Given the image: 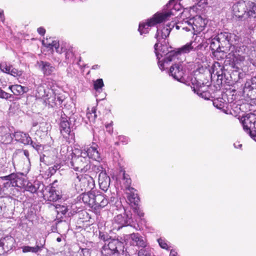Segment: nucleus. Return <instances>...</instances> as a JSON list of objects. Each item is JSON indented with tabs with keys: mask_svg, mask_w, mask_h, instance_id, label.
<instances>
[{
	"mask_svg": "<svg viewBox=\"0 0 256 256\" xmlns=\"http://www.w3.org/2000/svg\"><path fill=\"white\" fill-rule=\"evenodd\" d=\"M66 158H65V165L76 171L86 172L90 169V161L88 158L83 156L80 153V156H76L73 152L72 145L67 148Z\"/></svg>",
	"mask_w": 256,
	"mask_h": 256,
	"instance_id": "f257e3e1",
	"label": "nucleus"
},
{
	"mask_svg": "<svg viewBox=\"0 0 256 256\" xmlns=\"http://www.w3.org/2000/svg\"><path fill=\"white\" fill-rule=\"evenodd\" d=\"M101 252L105 256H127L128 252L124 244L118 238H112L108 243H104Z\"/></svg>",
	"mask_w": 256,
	"mask_h": 256,
	"instance_id": "f03ea898",
	"label": "nucleus"
},
{
	"mask_svg": "<svg viewBox=\"0 0 256 256\" xmlns=\"http://www.w3.org/2000/svg\"><path fill=\"white\" fill-rule=\"evenodd\" d=\"M158 43L154 44V50L158 60V64L160 68L163 70L164 69V66L168 62L174 60L176 58V50H172V48H169L166 45H162L160 48L158 50Z\"/></svg>",
	"mask_w": 256,
	"mask_h": 256,
	"instance_id": "7ed1b4c3",
	"label": "nucleus"
},
{
	"mask_svg": "<svg viewBox=\"0 0 256 256\" xmlns=\"http://www.w3.org/2000/svg\"><path fill=\"white\" fill-rule=\"evenodd\" d=\"M172 15H174L172 11L166 12H157L146 22H140L139 24L138 31L141 35L148 32L150 27L154 26L168 20Z\"/></svg>",
	"mask_w": 256,
	"mask_h": 256,
	"instance_id": "20e7f679",
	"label": "nucleus"
},
{
	"mask_svg": "<svg viewBox=\"0 0 256 256\" xmlns=\"http://www.w3.org/2000/svg\"><path fill=\"white\" fill-rule=\"evenodd\" d=\"M137 224L136 219L133 216L130 211L126 212L123 214H118L114 217L112 222L113 226L118 230L124 226H130L136 228Z\"/></svg>",
	"mask_w": 256,
	"mask_h": 256,
	"instance_id": "39448f33",
	"label": "nucleus"
},
{
	"mask_svg": "<svg viewBox=\"0 0 256 256\" xmlns=\"http://www.w3.org/2000/svg\"><path fill=\"white\" fill-rule=\"evenodd\" d=\"M94 186L95 183L94 178L88 174L78 176L75 180V188L78 192H90Z\"/></svg>",
	"mask_w": 256,
	"mask_h": 256,
	"instance_id": "423d86ee",
	"label": "nucleus"
},
{
	"mask_svg": "<svg viewBox=\"0 0 256 256\" xmlns=\"http://www.w3.org/2000/svg\"><path fill=\"white\" fill-rule=\"evenodd\" d=\"M244 130L256 140V115L254 114H247L241 118Z\"/></svg>",
	"mask_w": 256,
	"mask_h": 256,
	"instance_id": "0eeeda50",
	"label": "nucleus"
},
{
	"mask_svg": "<svg viewBox=\"0 0 256 256\" xmlns=\"http://www.w3.org/2000/svg\"><path fill=\"white\" fill-rule=\"evenodd\" d=\"M169 74L179 82H182L184 80V72L182 66L180 62L172 64L170 68Z\"/></svg>",
	"mask_w": 256,
	"mask_h": 256,
	"instance_id": "6e6552de",
	"label": "nucleus"
},
{
	"mask_svg": "<svg viewBox=\"0 0 256 256\" xmlns=\"http://www.w3.org/2000/svg\"><path fill=\"white\" fill-rule=\"evenodd\" d=\"M97 146L85 148L82 150L83 156L88 158L89 160L92 158L96 161L100 162L102 160L100 154L97 150Z\"/></svg>",
	"mask_w": 256,
	"mask_h": 256,
	"instance_id": "1a4fd4ad",
	"label": "nucleus"
},
{
	"mask_svg": "<svg viewBox=\"0 0 256 256\" xmlns=\"http://www.w3.org/2000/svg\"><path fill=\"white\" fill-rule=\"evenodd\" d=\"M76 119L74 117H68L65 118V132H68L70 138L68 140H66L69 144H74V133L71 132L74 128L75 124Z\"/></svg>",
	"mask_w": 256,
	"mask_h": 256,
	"instance_id": "9d476101",
	"label": "nucleus"
},
{
	"mask_svg": "<svg viewBox=\"0 0 256 256\" xmlns=\"http://www.w3.org/2000/svg\"><path fill=\"white\" fill-rule=\"evenodd\" d=\"M14 238L7 236L0 240V254L6 252L12 249L14 244Z\"/></svg>",
	"mask_w": 256,
	"mask_h": 256,
	"instance_id": "9b49d317",
	"label": "nucleus"
},
{
	"mask_svg": "<svg viewBox=\"0 0 256 256\" xmlns=\"http://www.w3.org/2000/svg\"><path fill=\"white\" fill-rule=\"evenodd\" d=\"M0 70L3 72L10 74L14 77L20 76L22 74V70L14 68L12 65L6 62L0 64Z\"/></svg>",
	"mask_w": 256,
	"mask_h": 256,
	"instance_id": "f8f14e48",
	"label": "nucleus"
},
{
	"mask_svg": "<svg viewBox=\"0 0 256 256\" xmlns=\"http://www.w3.org/2000/svg\"><path fill=\"white\" fill-rule=\"evenodd\" d=\"M93 204L92 208L99 209L104 208L108 204V200L104 195L101 194H94Z\"/></svg>",
	"mask_w": 256,
	"mask_h": 256,
	"instance_id": "ddd939ff",
	"label": "nucleus"
},
{
	"mask_svg": "<svg viewBox=\"0 0 256 256\" xmlns=\"http://www.w3.org/2000/svg\"><path fill=\"white\" fill-rule=\"evenodd\" d=\"M200 45L196 46V42L194 41H191L190 42L187 43L185 45L182 46L180 48H179L176 50V58H178V56L181 54H188L192 50H196V48H198Z\"/></svg>",
	"mask_w": 256,
	"mask_h": 256,
	"instance_id": "4468645a",
	"label": "nucleus"
},
{
	"mask_svg": "<svg viewBox=\"0 0 256 256\" xmlns=\"http://www.w3.org/2000/svg\"><path fill=\"white\" fill-rule=\"evenodd\" d=\"M110 178L106 172H101L98 176V183L100 188L104 192H106L110 184Z\"/></svg>",
	"mask_w": 256,
	"mask_h": 256,
	"instance_id": "2eb2a0df",
	"label": "nucleus"
},
{
	"mask_svg": "<svg viewBox=\"0 0 256 256\" xmlns=\"http://www.w3.org/2000/svg\"><path fill=\"white\" fill-rule=\"evenodd\" d=\"M42 44L48 48L52 49L54 50V48L56 52L58 54H62V48H59V43L56 40H54L53 38H46L42 41Z\"/></svg>",
	"mask_w": 256,
	"mask_h": 256,
	"instance_id": "dca6fc26",
	"label": "nucleus"
},
{
	"mask_svg": "<svg viewBox=\"0 0 256 256\" xmlns=\"http://www.w3.org/2000/svg\"><path fill=\"white\" fill-rule=\"evenodd\" d=\"M239 52V51L237 52L236 50L234 52L232 50V52L228 54V58L230 60L234 68H235L236 64L240 63L244 60V56H242Z\"/></svg>",
	"mask_w": 256,
	"mask_h": 256,
	"instance_id": "f3484780",
	"label": "nucleus"
},
{
	"mask_svg": "<svg viewBox=\"0 0 256 256\" xmlns=\"http://www.w3.org/2000/svg\"><path fill=\"white\" fill-rule=\"evenodd\" d=\"M231 37V34L228 32H221L218 33L217 36L214 38L218 44V46H223V45L226 46L229 43Z\"/></svg>",
	"mask_w": 256,
	"mask_h": 256,
	"instance_id": "a211bd4d",
	"label": "nucleus"
},
{
	"mask_svg": "<svg viewBox=\"0 0 256 256\" xmlns=\"http://www.w3.org/2000/svg\"><path fill=\"white\" fill-rule=\"evenodd\" d=\"M38 68L41 70L44 75L49 76L51 74L54 70V68L46 62L40 61L38 62Z\"/></svg>",
	"mask_w": 256,
	"mask_h": 256,
	"instance_id": "6ab92c4d",
	"label": "nucleus"
},
{
	"mask_svg": "<svg viewBox=\"0 0 256 256\" xmlns=\"http://www.w3.org/2000/svg\"><path fill=\"white\" fill-rule=\"evenodd\" d=\"M175 24H167L166 27H164L160 31V30L158 29L157 30L156 34L155 36V38L157 39L158 41H160V38H166L168 37L172 28L174 27Z\"/></svg>",
	"mask_w": 256,
	"mask_h": 256,
	"instance_id": "aec40b11",
	"label": "nucleus"
},
{
	"mask_svg": "<svg viewBox=\"0 0 256 256\" xmlns=\"http://www.w3.org/2000/svg\"><path fill=\"white\" fill-rule=\"evenodd\" d=\"M12 140L10 133L8 132V128L2 127L0 128V142L4 144H10Z\"/></svg>",
	"mask_w": 256,
	"mask_h": 256,
	"instance_id": "412c9836",
	"label": "nucleus"
},
{
	"mask_svg": "<svg viewBox=\"0 0 256 256\" xmlns=\"http://www.w3.org/2000/svg\"><path fill=\"white\" fill-rule=\"evenodd\" d=\"M15 140L25 145H28L30 140V137L28 134L22 132H16L14 134Z\"/></svg>",
	"mask_w": 256,
	"mask_h": 256,
	"instance_id": "4be33fe9",
	"label": "nucleus"
},
{
	"mask_svg": "<svg viewBox=\"0 0 256 256\" xmlns=\"http://www.w3.org/2000/svg\"><path fill=\"white\" fill-rule=\"evenodd\" d=\"M8 88L16 96H22L28 90V87L23 86L20 84H14L9 86Z\"/></svg>",
	"mask_w": 256,
	"mask_h": 256,
	"instance_id": "5701e85b",
	"label": "nucleus"
},
{
	"mask_svg": "<svg viewBox=\"0 0 256 256\" xmlns=\"http://www.w3.org/2000/svg\"><path fill=\"white\" fill-rule=\"evenodd\" d=\"M136 190L134 188H130L129 190L126 191L127 197L130 204L134 206H138L140 198L137 194L134 192Z\"/></svg>",
	"mask_w": 256,
	"mask_h": 256,
	"instance_id": "b1692460",
	"label": "nucleus"
},
{
	"mask_svg": "<svg viewBox=\"0 0 256 256\" xmlns=\"http://www.w3.org/2000/svg\"><path fill=\"white\" fill-rule=\"evenodd\" d=\"M82 192V194L80 196V198L82 199L84 204H88L92 208L94 202V194L91 191L88 192Z\"/></svg>",
	"mask_w": 256,
	"mask_h": 256,
	"instance_id": "393cba45",
	"label": "nucleus"
},
{
	"mask_svg": "<svg viewBox=\"0 0 256 256\" xmlns=\"http://www.w3.org/2000/svg\"><path fill=\"white\" fill-rule=\"evenodd\" d=\"M246 16L250 18H256V4L252 2H248L246 6Z\"/></svg>",
	"mask_w": 256,
	"mask_h": 256,
	"instance_id": "a878e982",
	"label": "nucleus"
},
{
	"mask_svg": "<svg viewBox=\"0 0 256 256\" xmlns=\"http://www.w3.org/2000/svg\"><path fill=\"white\" fill-rule=\"evenodd\" d=\"M14 180H12L13 184L15 186L20 187L24 180V174L22 173H14Z\"/></svg>",
	"mask_w": 256,
	"mask_h": 256,
	"instance_id": "bb28decb",
	"label": "nucleus"
},
{
	"mask_svg": "<svg viewBox=\"0 0 256 256\" xmlns=\"http://www.w3.org/2000/svg\"><path fill=\"white\" fill-rule=\"evenodd\" d=\"M43 246L44 244H42L41 246L36 244V246L34 247L24 246L22 247V249L24 252H32L33 253H36L37 252L40 251Z\"/></svg>",
	"mask_w": 256,
	"mask_h": 256,
	"instance_id": "cd10ccee",
	"label": "nucleus"
},
{
	"mask_svg": "<svg viewBox=\"0 0 256 256\" xmlns=\"http://www.w3.org/2000/svg\"><path fill=\"white\" fill-rule=\"evenodd\" d=\"M220 46H218L217 49L212 52L214 57L218 60H224L226 57L228 58V55L224 51L220 50Z\"/></svg>",
	"mask_w": 256,
	"mask_h": 256,
	"instance_id": "c85d7f7f",
	"label": "nucleus"
},
{
	"mask_svg": "<svg viewBox=\"0 0 256 256\" xmlns=\"http://www.w3.org/2000/svg\"><path fill=\"white\" fill-rule=\"evenodd\" d=\"M48 192V194H46L45 195L47 196V198L48 200L54 202L60 198V196L56 194L55 190L52 188H50Z\"/></svg>",
	"mask_w": 256,
	"mask_h": 256,
	"instance_id": "c756f323",
	"label": "nucleus"
},
{
	"mask_svg": "<svg viewBox=\"0 0 256 256\" xmlns=\"http://www.w3.org/2000/svg\"><path fill=\"white\" fill-rule=\"evenodd\" d=\"M104 164H92V165L91 164V166H90V170H91V172H92L94 173H98V172H100L101 173V172H106V170H105V167L104 166Z\"/></svg>",
	"mask_w": 256,
	"mask_h": 256,
	"instance_id": "7c9ffc66",
	"label": "nucleus"
},
{
	"mask_svg": "<svg viewBox=\"0 0 256 256\" xmlns=\"http://www.w3.org/2000/svg\"><path fill=\"white\" fill-rule=\"evenodd\" d=\"M96 109L94 107L92 108L91 110H90L89 108H88V112H86V116L90 122H94L97 116L96 114Z\"/></svg>",
	"mask_w": 256,
	"mask_h": 256,
	"instance_id": "2f4dec72",
	"label": "nucleus"
},
{
	"mask_svg": "<svg viewBox=\"0 0 256 256\" xmlns=\"http://www.w3.org/2000/svg\"><path fill=\"white\" fill-rule=\"evenodd\" d=\"M138 256H152L150 250L149 246L144 248H140L138 250Z\"/></svg>",
	"mask_w": 256,
	"mask_h": 256,
	"instance_id": "473e14b6",
	"label": "nucleus"
},
{
	"mask_svg": "<svg viewBox=\"0 0 256 256\" xmlns=\"http://www.w3.org/2000/svg\"><path fill=\"white\" fill-rule=\"evenodd\" d=\"M89 254L88 250L86 248H80L76 253L72 254V256H88Z\"/></svg>",
	"mask_w": 256,
	"mask_h": 256,
	"instance_id": "72a5a7b5",
	"label": "nucleus"
},
{
	"mask_svg": "<svg viewBox=\"0 0 256 256\" xmlns=\"http://www.w3.org/2000/svg\"><path fill=\"white\" fill-rule=\"evenodd\" d=\"M104 86L103 80L102 78L98 79L94 82V88L96 90H98V89L102 88Z\"/></svg>",
	"mask_w": 256,
	"mask_h": 256,
	"instance_id": "f704fd0d",
	"label": "nucleus"
},
{
	"mask_svg": "<svg viewBox=\"0 0 256 256\" xmlns=\"http://www.w3.org/2000/svg\"><path fill=\"white\" fill-rule=\"evenodd\" d=\"M99 238L102 240L104 243H108L112 239L108 234L101 232H99Z\"/></svg>",
	"mask_w": 256,
	"mask_h": 256,
	"instance_id": "c9c22d12",
	"label": "nucleus"
},
{
	"mask_svg": "<svg viewBox=\"0 0 256 256\" xmlns=\"http://www.w3.org/2000/svg\"><path fill=\"white\" fill-rule=\"evenodd\" d=\"M193 91L194 93H196L198 95H199L202 98L207 100L209 96V93L206 92H200V90H196L194 87L193 88Z\"/></svg>",
	"mask_w": 256,
	"mask_h": 256,
	"instance_id": "e433bc0d",
	"label": "nucleus"
},
{
	"mask_svg": "<svg viewBox=\"0 0 256 256\" xmlns=\"http://www.w3.org/2000/svg\"><path fill=\"white\" fill-rule=\"evenodd\" d=\"M158 242L160 246L164 249L168 250V246L166 242V240L162 238H160L158 240Z\"/></svg>",
	"mask_w": 256,
	"mask_h": 256,
	"instance_id": "4c0bfd02",
	"label": "nucleus"
},
{
	"mask_svg": "<svg viewBox=\"0 0 256 256\" xmlns=\"http://www.w3.org/2000/svg\"><path fill=\"white\" fill-rule=\"evenodd\" d=\"M28 144H30L31 146L37 151H38L42 146V145L40 143L34 142L32 140L31 138L30 142H28Z\"/></svg>",
	"mask_w": 256,
	"mask_h": 256,
	"instance_id": "58836bf2",
	"label": "nucleus"
},
{
	"mask_svg": "<svg viewBox=\"0 0 256 256\" xmlns=\"http://www.w3.org/2000/svg\"><path fill=\"white\" fill-rule=\"evenodd\" d=\"M213 104L217 108L221 110L224 108V103L221 100L220 101L218 100H215L213 102Z\"/></svg>",
	"mask_w": 256,
	"mask_h": 256,
	"instance_id": "ea45409f",
	"label": "nucleus"
},
{
	"mask_svg": "<svg viewBox=\"0 0 256 256\" xmlns=\"http://www.w3.org/2000/svg\"><path fill=\"white\" fill-rule=\"evenodd\" d=\"M130 238L132 241L134 242L136 245L137 243L138 242L139 240L142 238V236L138 233H133L130 234Z\"/></svg>",
	"mask_w": 256,
	"mask_h": 256,
	"instance_id": "a19ab883",
	"label": "nucleus"
},
{
	"mask_svg": "<svg viewBox=\"0 0 256 256\" xmlns=\"http://www.w3.org/2000/svg\"><path fill=\"white\" fill-rule=\"evenodd\" d=\"M139 248H144L148 246H147V243L146 241V239L144 238L142 236V238L139 240L138 242L137 243L136 245Z\"/></svg>",
	"mask_w": 256,
	"mask_h": 256,
	"instance_id": "79ce46f5",
	"label": "nucleus"
},
{
	"mask_svg": "<svg viewBox=\"0 0 256 256\" xmlns=\"http://www.w3.org/2000/svg\"><path fill=\"white\" fill-rule=\"evenodd\" d=\"M133 211L140 218L144 216V213L138 206H136V207L133 208Z\"/></svg>",
	"mask_w": 256,
	"mask_h": 256,
	"instance_id": "37998d69",
	"label": "nucleus"
},
{
	"mask_svg": "<svg viewBox=\"0 0 256 256\" xmlns=\"http://www.w3.org/2000/svg\"><path fill=\"white\" fill-rule=\"evenodd\" d=\"M12 96V95L5 92L0 88V98H2L8 99Z\"/></svg>",
	"mask_w": 256,
	"mask_h": 256,
	"instance_id": "c03bdc74",
	"label": "nucleus"
},
{
	"mask_svg": "<svg viewBox=\"0 0 256 256\" xmlns=\"http://www.w3.org/2000/svg\"><path fill=\"white\" fill-rule=\"evenodd\" d=\"M210 47L212 52L216 50L218 47V44L216 40H214V38L211 40Z\"/></svg>",
	"mask_w": 256,
	"mask_h": 256,
	"instance_id": "a18cd8bd",
	"label": "nucleus"
},
{
	"mask_svg": "<svg viewBox=\"0 0 256 256\" xmlns=\"http://www.w3.org/2000/svg\"><path fill=\"white\" fill-rule=\"evenodd\" d=\"M14 176V173H12L8 176L0 177V179L3 180H7L8 182H12Z\"/></svg>",
	"mask_w": 256,
	"mask_h": 256,
	"instance_id": "49530a36",
	"label": "nucleus"
},
{
	"mask_svg": "<svg viewBox=\"0 0 256 256\" xmlns=\"http://www.w3.org/2000/svg\"><path fill=\"white\" fill-rule=\"evenodd\" d=\"M26 190L31 193H35L37 191L36 188L32 184H28L26 187Z\"/></svg>",
	"mask_w": 256,
	"mask_h": 256,
	"instance_id": "de8ad7c7",
	"label": "nucleus"
},
{
	"mask_svg": "<svg viewBox=\"0 0 256 256\" xmlns=\"http://www.w3.org/2000/svg\"><path fill=\"white\" fill-rule=\"evenodd\" d=\"M118 140L120 141V142H122L123 144H126L128 142V138L124 136H118Z\"/></svg>",
	"mask_w": 256,
	"mask_h": 256,
	"instance_id": "09e8293b",
	"label": "nucleus"
},
{
	"mask_svg": "<svg viewBox=\"0 0 256 256\" xmlns=\"http://www.w3.org/2000/svg\"><path fill=\"white\" fill-rule=\"evenodd\" d=\"M216 74L217 75L218 82H219V80H220V84H222V80L223 78V72L222 70V68H220V71L216 72Z\"/></svg>",
	"mask_w": 256,
	"mask_h": 256,
	"instance_id": "8fccbe9b",
	"label": "nucleus"
},
{
	"mask_svg": "<svg viewBox=\"0 0 256 256\" xmlns=\"http://www.w3.org/2000/svg\"><path fill=\"white\" fill-rule=\"evenodd\" d=\"M125 180L124 185H125L126 190V191H128V190H129L130 188H132V187L130 186L131 184L132 180L130 178H126V180Z\"/></svg>",
	"mask_w": 256,
	"mask_h": 256,
	"instance_id": "3c124183",
	"label": "nucleus"
},
{
	"mask_svg": "<svg viewBox=\"0 0 256 256\" xmlns=\"http://www.w3.org/2000/svg\"><path fill=\"white\" fill-rule=\"evenodd\" d=\"M65 55H66L65 57L68 59L73 58L74 54H73L72 50H70L68 52H66L65 54Z\"/></svg>",
	"mask_w": 256,
	"mask_h": 256,
	"instance_id": "603ef678",
	"label": "nucleus"
},
{
	"mask_svg": "<svg viewBox=\"0 0 256 256\" xmlns=\"http://www.w3.org/2000/svg\"><path fill=\"white\" fill-rule=\"evenodd\" d=\"M37 31L38 33L42 36H44L46 32L45 29L42 27L38 28L37 30Z\"/></svg>",
	"mask_w": 256,
	"mask_h": 256,
	"instance_id": "864d4df0",
	"label": "nucleus"
},
{
	"mask_svg": "<svg viewBox=\"0 0 256 256\" xmlns=\"http://www.w3.org/2000/svg\"><path fill=\"white\" fill-rule=\"evenodd\" d=\"M251 82H252V88L254 89V88H256V76L253 77L251 79Z\"/></svg>",
	"mask_w": 256,
	"mask_h": 256,
	"instance_id": "5fc2aeb1",
	"label": "nucleus"
},
{
	"mask_svg": "<svg viewBox=\"0 0 256 256\" xmlns=\"http://www.w3.org/2000/svg\"><path fill=\"white\" fill-rule=\"evenodd\" d=\"M112 122L110 124H106V128L107 130L110 133H111L112 132Z\"/></svg>",
	"mask_w": 256,
	"mask_h": 256,
	"instance_id": "6e6d98bb",
	"label": "nucleus"
},
{
	"mask_svg": "<svg viewBox=\"0 0 256 256\" xmlns=\"http://www.w3.org/2000/svg\"><path fill=\"white\" fill-rule=\"evenodd\" d=\"M4 186L5 188H9L10 186H15L12 183V182H6L4 183Z\"/></svg>",
	"mask_w": 256,
	"mask_h": 256,
	"instance_id": "4d7b16f0",
	"label": "nucleus"
},
{
	"mask_svg": "<svg viewBox=\"0 0 256 256\" xmlns=\"http://www.w3.org/2000/svg\"><path fill=\"white\" fill-rule=\"evenodd\" d=\"M23 153L25 156L28 158V160L30 161L28 151L26 150H23Z\"/></svg>",
	"mask_w": 256,
	"mask_h": 256,
	"instance_id": "13d9d810",
	"label": "nucleus"
},
{
	"mask_svg": "<svg viewBox=\"0 0 256 256\" xmlns=\"http://www.w3.org/2000/svg\"><path fill=\"white\" fill-rule=\"evenodd\" d=\"M122 175H123V179H124V180H126V178H130L129 176L126 174L125 171H123L122 172Z\"/></svg>",
	"mask_w": 256,
	"mask_h": 256,
	"instance_id": "bf43d9fd",
	"label": "nucleus"
},
{
	"mask_svg": "<svg viewBox=\"0 0 256 256\" xmlns=\"http://www.w3.org/2000/svg\"><path fill=\"white\" fill-rule=\"evenodd\" d=\"M170 256H177V252L174 250H172L170 252Z\"/></svg>",
	"mask_w": 256,
	"mask_h": 256,
	"instance_id": "052dcab7",
	"label": "nucleus"
},
{
	"mask_svg": "<svg viewBox=\"0 0 256 256\" xmlns=\"http://www.w3.org/2000/svg\"><path fill=\"white\" fill-rule=\"evenodd\" d=\"M63 122L64 121H61L60 124V130L61 133H62V130H64V127H63Z\"/></svg>",
	"mask_w": 256,
	"mask_h": 256,
	"instance_id": "680f3d73",
	"label": "nucleus"
},
{
	"mask_svg": "<svg viewBox=\"0 0 256 256\" xmlns=\"http://www.w3.org/2000/svg\"><path fill=\"white\" fill-rule=\"evenodd\" d=\"M100 67V66L98 65V64H96V65H94L92 66V69L93 70H96V69H98V68H99Z\"/></svg>",
	"mask_w": 256,
	"mask_h": 256,
	"instance_id": "e2e57ef3",
	"label": "nucleus"
},
{
	"mask_svg": "<svg viewBox=\"0 0 256 256\" xmlns=\"http://www.w3.org/2000/svg\"><path fill=\"white\" fill-rule=\"evenodd\" d=\"M175 0H170L168 4L170 6H171V5H173Z\"/></svg>",
	"mask_w": 256,
	"mask_h": 256,
	"instance_id": "0e129e2a",
	"label": "nucleus"
},
{
	"mask_svg": "<svg viewBox=\"0 0 256 256\" xmlns=\"http://www.w3.org/2000/svg\"><path fill=\"white\" fill-rule=\"evenodd\" d=\"M44 156H40V161L41 162H44Z\"/></svg>",
	"mask_w": 256,
	"mask_h": 256,
	"instance_id": "69168bd1",
	"label": "nucleus"
},
{
	"mask_svg": "<svg viewBox=\"0 0 256 256\" xmlns=\"http://www.w3.org/2000/svg\"><path fill=\"white\" fill-rule=\"evenodd\" d=\"M74 212H68V215L69 216H72V215L74 214Z\"/></svg>",
	"mask_w": 256,
	"mask_h": 256,
	"instance_id": "338daca9",
	"label": "nucleus"
},
{
	"mask_svg": "<svg viewBox=\"0 0 256 256\" xmlns=\"http://www.w3.org/2000/svg\"><path fill=\"white\" fill-rule=\"evenodd\" d=\"M56 240H57V242H61L62 239H61V238H56Z\"/></svg>",
	"mask_w": 256,
	"mask_h": 256,
	"instance_id": "774afa93",
	"label": "nucleus"
}]
</instances>
